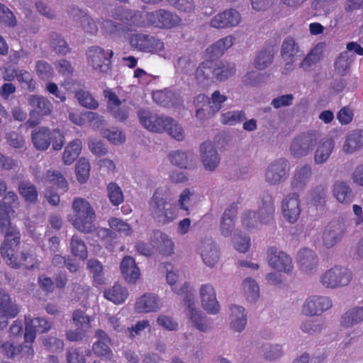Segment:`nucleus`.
<instances>
[{"instance_id": "obj_1", "label": "nucleus", "mask_w": 363, "mask_h": 363, "mask_svg": "<svg viewBox=\"0 0 363 363\" xmlns=\"http://www.w3.org/2000/svg\"><path fill=\"white\" fill-rule=\"evenodd\" d=\"M165 267L167 269L166 279L171 286L172 290L179 295L184 296L187 305L186 314L191 323L198 330L207 331L210 328V323L203 315L201 311L196 308V302L191 286L186 283L180 284V281L182 280V274L179 270L174 269L170 264H167Z\"/></svg>"}, {"instance_id": "obj_2", "label": "nucleus", "mask_w": 363, "mask_h": 363, "mask_svg": "<svg viewBox=\"0 0 363 363\" xmlns=\"http://www.w3.org/2000/svg\"><path fill=\"white\" fill-rule=\"evenodd\" d=\"M26 332L25 343L23 346L16 347L9 342L1 343L0 341V347L3 350L7 357H13L16 355L21 354L22 357L31 358L34 354L33 349L31 346L35 339L36 333H45L51 328V323L43 318L31 319L30 315H26Z\"/></svg>"}, {"instance_id": "obj_3", "label": "nucleus", "mask_w": 363, "mask_h": 363, "mask_svg": "<svg viewBox=\"0 0 363 363\" xmlns=\"http://www.w3.org/2000/svg\"><path fill=\"white\" fill-rule=\"evenodd\" d=\"M9 213V211L0 208V230L4 233L5 237L0 247V252L7 264L18 268L22 263L16 257L14 252L20 243L21 234L16 226L11 225Z\"/></svg>"}, {"instance_id": "obj_4", "label": "nucleus", "mask_w": 363, "mask_h": 363, "mask_svg": "<svg viewBox=\"0 0 363 363\" xmlns=\"http://www.w3.org/2000/svg\"><path fill=\"white\" fill-rule=\"evenodd\" d=\"M169 189L160 187L156 189L150 201V211L152 216L160 223H168L178 216L177 205L168 203Z\"/></svg>"}, {"instance_id": "obj_5", "label": "nucleus", "mask_w": 363, "mask_h": 363, "mask_svg": "<svg viewBox=\"0 0 363 363\" xmlns=\"http://www.w3.org/2000/svg\"><path fill=\"white\" fill-rule=\"evenodd\" d=\"M74 215L69 217V220L79 231L89 233L95 230V212L90 203L84 199L77 198L73 201Z\"/></svg>"}, {"instance_id": "obj_6", "label": "nucleus", "mask_w": 363, "mask_h": 363, "mask_svg": "<svg viewBox=\"0 0 363 363\" xmlns=\"http://www.w3.org/2000/svg\"><path fill=\"white\" fill-rule=\"evenodd\" d=\"M274 206L272 198L267 196L259 207L257 213L245 211L241 216L242 227L247 230L259 229L262 225L269 224L274 218Z\"/></svg>"}, {"instance_id": "obj_7", "label": "nucleus", "mask_w": 363, "mask_h": 363, "mask_svg": "<svg viewBox=\"0 0 363 363\" xmlns=\"http://www.w3.org/2000/svg\"><path fill=\"white\" fill-rule=\"evenodd\" d=\"M31 139L35 147L38 150H47L51 141L53 149L59 150L62 147L65 141L64 135L59 130H50L44 127L33 130Z\"/></svg>"}, {"instance_id": "obj_8", "label": "nucleus", "mask_w": 363, "mask_h": 363, "mask_svg": "<svg viewBox=\"0 0 363 363\" xmlns=\"http://www.w3.org/2000/svg\"><path fill=\"white\" fill-rule=\"evenodd\" d=\"M212 61H206L202 62L196 70V78L199 82L201 83L205 79L209 77L211 74L219 81H224L235 72V65L233 64L220 65L216 64L212 70Z\"/></svg>"}, {"instance_id": "obj_9", "label": "nucleus", "mask_w": 363, "mask_h": 363, "mask_svg": "<svg viewBox=\"0 0 363 363\" xmlns=\"http://www.w3.org/2000/svg\"><path fill=\"white\" fill-rule=\"evenodd\" d=\"M352 279L351 272L343 267L335 266L320 277V283L327 289H338L348 285Z\"/></svg>"}, {"instance_id": "obj_10", "label": "nucleus", "mask_w": 363, "mask_h": 363, "mask_svg": "<svg viewBox=\"0 0 363 363\" xmlns=\"http://www.w3.org/2000/svg\"><path fill=\"white\" fill-rule=\"evenodd\" d=\"M290 164L286 159H279L271 162L265 169V181L269 185H277L289 176Z\"/></svg>"}, {"instance_id": "obj_11", "label": "nucleus", "mask_w": 363, "mask_h": 363, "mask_svg": "<svg viewBox=\"0 0 363 363\" xmlns=\"http://www.w3.org/2000/svg\"><path fill=\"white\" fill-rule=\"evenodd\" d=\"M91 316L87 315L82 310H76L72 315V322L76 327L75 330H69L66 333L67 340L78 341L82 340L91 330Z\"/></svg>"}, {"instance_id": "obj_12", "label": "nucleus", "mask_w": 363, "mask_h": 363, "mask_svg": "<svg viewBox=\"0 0 363 363\" xmlns=\"http://www.w3.org/2000/svg\"><path fill=\"white\" fill-rule=\"evenodd\" d=\"M146 22L137 23V26L152 25L161 28H172L180 23V18L175 14L165 10H158L145 14Z\"/></svg>"}, {"instance_id": "obj_13", "label": "nucleus", "mask_w": 363, "mask_h": 363, "mask_svg": "<svg viewBox=\"0 0 363 363\" xmlns=\"http://www.w3.org/2000/svg\"><path fill=\"white\" fill-rule=\"evenodd\" d=\"M113 54L112 50H104L99 47H92L87 51L88 62L95 70L107 73L111 69L110 59Z\"/></svg>"}, {"instance_id": "obj_14", "label": "nucleus", "mask_w": 363, "mask_h": 363, "mask_svg": "<svg viewBox=\"0 0 363 363\" xmlns=\"http://www.w3.org/2000/svg\"><path fill=\"white\" fill-rule=\"evenodd\" d=\"M138 116L141 124L148 130L155 133L167 132L172 118L147 111H140L138 113Z\"/></svg>"}, {"instance_id": "obj_15", "label": "nucleus", "mask_w": 363, "mask_h": 363, "mask_svg": "<svg viewBox=\"0 0 363 363\" xmlns=\"http://www.w3.org/2000/svg\"><path fill=\"white\" fill-rule=\"evenodd\" d=\"M319 139L317 133H303L294 139L291 145V152L296 157L306 156L310 153Z\"/></svg>"}, {"instance_id": "obj_16", "label": "nucleus", "mask_w": 363, "mask_h": 363, "mask_svg": "<svg viewBox=\"0 0 363 363\" xmlns=\"http://www.w3.org/2000/svg\"><path fill=\"white\" fill-rule=\"evenodd\" d=\"M199 155L201 164L205 170L215 171L220 162L216 145L211 141L202 143L199 147Z\"/></svg>"}, {"instance_id": "obj_17", "label": "nucleus", "mask_w": 363, "mask_h": 363, "mask_svg": "<svg viewBox=\"0 0 363 363\" xmlns=\"http://www.w3.org/2000/svg\"><path fill=\"white\" fill-rule=\"evenodd\" d=\"M267 257L269 265L278 272L289 274L292 272V260L286 252L272 247L268 250Z\"/></svg>"}, {"instance_id": "obj_18", "label": "nucleus", "mask_w": 363, "mask_h": 363, "mask_svg": "<svg viewBox=\"0 0 363 363\" xmlns=\"http://www.w3.org/2000/svg\"><path fill=\"white\" fill-rule=\"evenodd\" d=\"M281 208L284 219L291 223H296L301 211L299 195L296 193L286 195L281 201Z\"/></svg>"}, {"instance_id": "obj_19", "label": "nucleus", "mask_w": 363, "mask_h": 363, "mask_svg": "<svg viewBox=\"0 0 363 363\" xmlns=\"http://www.w3.org/2000/svg\"><path fill=\"white\" fill-rule=\"evenodd\" d=\"M332 301L325 296L308 297L302 306V312L307 315H319L331 308Z\"/></svg>"}, {"instance_id": "obj_20", "label": "nucleus", "mask_w": 363, "mask_h": 363, "mask_svg": "<svg viewBox=\"0 0 363 363\" xmlns=\"http://www.w3.org/2000/svg\"><path fill=\"white\" fill-rule=\"evenodd\" d=\"M201 304L205 311L216 314L220 310L214 287L210 284H202L199 289Z\"/></svg>"}, {"instance_id": "obj_21", "label": "nucleus", "mask_w": 363, "mask_h": 363, "mask_svg": "<svg viewBox=\"0 0 363 363\" xmlns=\"http://www.w3.org/2000/svg\"><path fill=\"white\" fill-rule=\"evenodd\" d=\"M296 262L300 269L305 274H313L317 271L318 259L312 250H300L297 254Z\"/></svg>"}, {"instance_id": "obj_22", "label": "nucleus", "mask_w": 363, "mask_h": 363, "mask_svg": "<svg viewBox=\"0 0 363 363\" xmlns=\"http://www.w3.org/2000/svg\"><path fill=\"white\" fill-rule=\"evenodd\" d=\"M19 313L18 307L13 303L10 296L0 291V330L8 325V319L14 318Z\"/></svg>"}, {"instance_id": "obj_23", "label": "nucleus", "mask_w": 363, "mask_h": 363, "mask_svg": "<svg viewBox=\"0 0 363 363\" xmlns=\"http://www.w3.org/2000/svg\"><path fill=\"white\" fill-rule=\"evenodd\" d=\"M240 13L234 9L224 11L216 15L211 21V26L216 28H223L238 26L240 22Z\"/></svg>"}, {"instance_id": "obj_24", "label": "nucleus", "mask_w": 363, "mask_h": 363, "mask_svg": "<svg viewBox=\"0 0 363 363\" xmlns=\"http://www.w3.org/2000/svg\"><path fill=\"white\" fill-rule=\"evenodd\" d=\"M199 250L205 265L211 268L216 265L220 258V252L213 241L208 240L202 242Z\"/></svg>"}, {"instance_id": "obj_25", "label": "nucleus", "mask_w": 363, "mask_h": 363, "mask_svg": "<svg viewBox=\"0 0 363 363\" xmlns=\"http://www.w3.org/2000/svg\"><path fill=\"white\" fill-rule=\"evenodd\" d=\"M247 322L246 309L238 305L230 307V328L235 332L240 333L244 330Z\"/></svg>"}, {"instance_id": "obj_26", "label": "nucleus", "mask_w": 363, "mask_h": 363, "mask_svg": "<svg viewBox=\"0 0 363 363\" xmlns=\"http://www.w3.org/2000/svg\"><path fill=\"white\" fill-rule=\"evenodd\" d=\"M104 93L108 100V108L111 114L119 121L126 119L129 113L128 108L121 106V101L116 94L111 89H106Z\"/></svg>"}, {"instance_id": "obj_27", "label": "nucleus", "mask_w": 363, "mask_h": 363, "mask_svg": "<svg viewBox=\"0 0 363 363\" xmlns=\"http://www.w3.org/2000/svg\"><path fill=\"white\" fill-rule=\"evenodd\" d=\"M161 306V301L156 295L145 294L138 298L135 308L138 313H150L158 311Z\"/></svg>"}, {"instance_id": "obj_28", "label": "nucleus", "mask_w": 363, "mask_h": 363, "mask_svg": "<svg viewBox=\"0 0 363 363\" xmlns=\"http://www.w3.org/2000/svg\"><path fill=\"white\" fill-rule=\"evenodd\" d=\"M95 337L98 340L92 346L94 354L99 357L110 359L112 354L110 349L111 342L110 337L102 330H97L95 333Z\"/></svg>"}, {"instance_id": "obj_29", "label": "nucleus", "mask_w": 363, "mask_h": 363, "mask_svg": "<svg viewBox=\"0 0 363 363\" xmlns=\"http://www.w3.org/2000/svg\"><path fill=\"white\" fill-rule=\"evenodd\" d=\"M121 272L124 279L135 284L140 277V271L134 259L130 256L125 257L121 262Z\"/></svg>"}, {"instance_id": "obj_30", "label": "nucleus", "mask_w": 363, "mask_h": 363, "mask_svg": "<svg viewBox=\"0 0 363 363\" xmlns=\"http://www.w3.org/2000/svg\"><path fill=\"white\" fill-rule=\"evenodd\" d=\"M363 322V306L357 305L348 308L340 318L344 328H352Z\"/></svg>"}, {"instance_id": "obj_31", "label": "nucleus", "mask_w": 363, "mask_h": 363, "mask_svg": "<svg viewBox=\"0 0 363 363\" xmlns=\"http://www.w3.org/2000/svg\"><path fill=\"white\" fill-rule=\"evenodd\" d=\"M241 291L248 303H254L259 298V286L257 281L251 278H246L243 280Z\"/></svg>"}, {"instance_id": "obj_32", "label": "nucleus", "mask_w": 363, "mask_h": 363, "mask_svg": "<svg viewBox=\"0 0 363 363\" xmlns=\"http://www.w3.org/2000/svg\"><path fill=\"white\" fill-rule=\"evenodd\" d=\"M128 294L127 288L121 284H114L112 287L104 291V296L115 304L124 303Z\"/></svg>"}, {"instance_id": "obj_33", "label": "nucleus", "mask_w": 363, "mask_h": 363, "mask_svg": "<svg viewBox=\"0 0 363 363\" xmlns=\"http://www.w3.org/2000/svg\"><path fill=\"white\" fill-rule=\"evenodd\" d=\"M318 147L315 153V162L316 164H323L329 158L333 149V141L331 139H323L318 140Z\"/></svg>"}, {"instance_id": "obj_34", "label": "nucleus", "mask_w": 363, "mask_h": 363, "mask_svg": "<svg viewBox=\"0 0 363 363\" xmlns=\"http://www.w3.org/2000/svg\"><path fill=\"white\" fill-rule=\"evenodd\" d=\"M236 213L237 211L235 208H230L224 211L220 225V232L223 236L229 237L231 235L235 227Z\"/></svg>"}, {"instance_id": "obj_35", "label": "nucleus", "mask_w": 363, "mask_h": 363, "mask_svg": "<svg viewBox=\"0 0 363 363\" xmlns=\"http://www.w3.org/2000/svg\"><path fill=\"white\" fill-rule=\"evenodd\" d=\"M333 194L336 200L342 203H348L352 201V191L345 182H337L333 189Z\"/></svg>"}, {"instance_id": "obj_36", "label": "nucleus", "mask_w": 363, "mask_h": 363, "mask_svg": "<svg viewBox=\"0 0 363 363\" xmlns=\"http://www.w3.org/2000/svg\"><path fill=\"white\" fill-rule=\"evenodd\" d=\"M323 45H315L300 64V67L305 71L313 69V67L320 62L323 55Z\"/></svg>"}, {"instance_id": "obj_37", "label": "nucleus", "mask_w": 363, "mask_h": 363, "mask_svg": "<svg viewBox=\"0 0 363 363\" xmlns=\"http://www.w3.org/2000/svg\"><path fill=\"white\" fill-rule=\"evenodd\" d=\"M153 239L156 241V247L160 248L162 253L169 255L174 252V242L167 235L157 230L153 232Z\"/></svg>"}, {"instance_id": "obj_38", "label": "nucleus", "mask_w": 363, "mask_h": 363, "mask_svg": "<svg viewBox=\"0 0 363 363\" xmlns=\"http://www.w3.org/2000/svg\"><path fill=\"white\" fill-rule=\"evenodd\" d=\"M82 146L80 140H74L66 146L62 155L65 164L69 165L74 162L80 154Z\"/></svg>"}, {"instance_id": "obj_39", "label": "nucleus", "mask_w": 363, "mask_h": 363, "mask_svg": "<svg viewBox=\"0 0 363 363\" xmlns=\"http://www.w3.org/2000/svg\"><path fill=\"white\" fill-rule=\"evenodd\" d=\"M311 177V169L308 165L296 168L293 177L291 184L294 187L301 189L304 187Z\"/></svg>"}, {"instance_id": "obj_40", "label": "nucleus", "mask_w": 363, "mask_h": 363, "mask_svg": "<svg viewBox=\"0 0 363 363\" xmlns=\"http://www.w3.org/2000/svg\"><path fill=\"white\" fill-rule=\"evenodd\" d=\"M299 48L294 39L291 37L286 38L282 45L281 54L284 60H296Z\"/></svg>"}, {"instance_id": "obj_41", "label": "nucleus", "mask_w": 363, "mask_h": 363, "mask_svg": "<svg viewBox=\"0 0 363 363\" xmlns=\"http://www.w3.org/2000/svg\"><path fill=\"white\" fill-rule=\"evenodd\" d=\"M69 119L72 122L78 125H83L86 123H93V125L95 126L96 123L101 121L100 117L96 113L90 111H85L80 114L70 113Z\"/></svg>"}, {"instance_id": "obj_42", "label": "nucleus", "mask_w": 363, "mask_h": 363, "mask_svg": "<svg viewBox=\"0 0 363 363\" xmlns=\"http://www.w3.org/2000/svg\"><path fill=\"white\" fill-rule=\"evenodd\" d=\"M28 102L30 106L42 115H48L52 111V104L43 96H32L30 97Z\"/></svg>"}, {"instance_id": "obj_43", "label": "nucleus", "mask_w": 363, "mask_h": 363, "mask_svg": "<svg viewBox=\"0 0 363 363\" xmlns=\"http://www.w3.org/2000/svg\"><path fill=\"white\" fill-rule=\"evenodd\" d=\"M45 181L49 184L55 186L58 190L65 192L67 190L68 184L64 176L57 171L48 170L46 173Z\"/></svg>"}, {"instance_id": "obj_44", "label": "nucleus", "mask_w": 363, "mask_h": 363, "mask_svg": "<svg viewBox=\"0 0 363 363\" xmlns=\"http://www.w3.org/2000/svg\"><path fill=\"white\" fill-rule=\"evenodd\" d=\"M343 236V231L339 228H328L323 234V245L330 248L340 242Z\"/></svg>"}, {"instance_id": "obj_45", "label": "nucleus", "mask_w": 363, "mask_h": 363, "mask_svg": "<svg viewBox=\"0 0 363 363\" xmlns=\"http://www.w3.org/2000/svg\"><path fill=\"white\" fill-rule=\"evenodd\" d=\"M72 254L80 259H85L87 257L86 247L83 240L77 235H73L70 242Z\"/></svg>"}, {"instance_id": "obj_46", "label": "nucleus", "mask_w": 363, "mask_h": 363, "mask_svg": "<svg viewBox=\"0 0 363 363\" xmlns=\"http://www.w3.org/2000/svg\"><path fill=\"white\" fill-rule=\"evenodd\" d=\"M75 174L77 181L81 183H85L90 174V164L85 158H80L75 164Z\"/></svg>"}, {"instance_id": "obj_47", "label": "nucleus", "mask_w": 363, "mask_h": 363, "mask_svg": "<svg viewBox=\"0 0 363 363\" xmlns=\"http://www.w3.org/2000/svg\"><path fill=\"white\" fill-rule=\"evenodd\" d=\"M88 269L93 274L94 283L97 285H104L106 284V279L103 274V266L95 259H90L87 264Z\"/></svg>"}, {"instance_id": "obj_48", "label": "nucleus", "mask_w": 363, "mask_h": 363, "mask_svg": "<svg viewBox=\"0 0 363 363\" xmlns=\"http://www.w3.org/2000/svg\"><path fill=\"white\" fill-rule=\"evenodd\" d=\"M110 228L122 235H130L133 230L130 225L120 218H111L108 220Z\"/></svg>"}, {"instance_id": "obj_49", "label": "nucleus", "mask_w": 363, "mask_h": 363, "mask_svg": "<svg viewBox=\"0 0 363 363\" xmlns=\"http://www.w3.org/2000/svg\"><path fill=\"white\" fill-rule=\"evenodd\" d=\"M150 37L143 33H134L129 38L130 46L140 51H146Z\"/></svg>"}, {"instance_id": "obj_50", "label": "nucleus", "mask_w": 363, "mask_h": 363, "mask_svg": "<svg viewBox=\"0 0 363 363\" xmlns=\"http://www.w3.org/2000/svg\"><path fill=\"white\" fill-rule=\"evenodd\" d=\"M233 42L234 38L232 35L226 36L218 40L211 47V52L216 56L222 55L226 50L233 45Z\"/></svg>"}, {"instance_id": "obj_51", "label": "nucleus", "mask_w": 363, "mask_h": 363, "mask_svg": "<svg viewBox=\"0 0 363 363\" xmlns=\"http://www.w3.org/2000/svg\"><path fill=\"white\" fill-rule=\"evenodd\" d=\"M245 118V113L242 111H228L220 116V122L225 125H234L240 123Z\"/></svg>"}, {"instance_id": "obj_52", "label": "nucleus", "mask_w": 363, "mask_h": 363, "mask_svg": "<svg viewBox=\"0 0 363 363\" xmlns=\"http://www.w3.org/2000/svg\"><path fill=\"white\" fill-rule=\"evenodd\" d=\"M362 143L363 137L359 133H353L347 137L343 150L347 153H351L355 151Z\"/></svg>"}, {"instance_id": "obj_53", "label": "nucleus", "mask_w": 363, "mask_h": 363, "mask_svg": "<svg viewBox=\"0 0 363 363\" xmlns=\"http://www.w3.org/2000/svg\"><path fill=\"white\" fill-rule=\"evenodd\" d=\"M234 248L240 253H245L251 245V240L248 235L235 234L233 238Z\"/></svg>"}, {"instance_id": "obj_54", "label": "nucleus", "mask_w": 363, "mask_h": 363, "mask_svg": "<svg viewBox=\"0 0 363 363\" xmlns=\"http://www.w3.org/2000/svg\"><path fill=\"white\" fill-rule=\"evenodd\" d=\"M192 157L193 155L191 152L183 151H176L170 155L172 163L182 168H186Z\"/></svg>"}, {"instance_id": "obj_55", "label": "nucleus", "mask_w": 363, "mask_h": 363, "mask_svg": "<svg viewBox=\"0 0 363 363\" xmlns=\"http://www.w3.org/2000/svg\"><path fill=\"white\" fill-rule=\"evenodd\" d=\"M19 192L26 201L33 203L36 201L38 194L35 186L29 182L21 183Z\"/></svg>"}, {"instance_id": "obj_56", "label": "nucleus", "mask_w": 363, "mask_h": 363, "mask_svg": "<svg viewBox=\"0 0 363 363\" xmlns=\"http://www.w3.org/2000/svg\"><path fill=\"white\" fill-rule=\"evenodd\" d=\"M107 190L108 198L113 205L118 206L123 202V191L117 184L113 182L110 183L108 186Z\"/></svg>"}, {"instance_id": "obj_57", "label": "nucleus", "mask_w": 363, "mask_h": 363, "mask_svg": "<svg viewBox=\"0 0 363 363\" xmlns=\"http://www.w3.org/2000/svg\"><path fill=\"white\" fill-rule=\"evenodd\" d=\"M103 135L110 143L114 145H120L125 142V137L124 133L115 128L106 130L103 132Z\"/></svg>"}, {"instance_id": "obj_58", "label": "nucleus", "mask_w": 363, "mask_h": 363, "mask_svg": "<svg viewBox=\"0 0 363 363\" xmlns=\"http://www.w3.org/2000/svg\"><path fill=\"white\" fill-rule=\"evenodd\" d=\"M76 97L79 104L88 108H96L98 107V102L87 91L80 90L77 92Z\"/></svg>"}, {"instance_id": "obj_59", "label": "nucleus", "mask_w": 363, "mask_h": 363, "mask_svg": "<svg viewBox=\"0 0 363 363\" xmlns=\"http://www.w3.org/2000/svg\"><path fill=\"white\" fill-rule=\"evenodd\" d=\"M166 133L178 141H182L185 138V132L183 128L172 118H171V123H169Z\"/></svg>"}, {"instance_id": "obj_60", "label": "nucleus", "mask_w": 363, "mask_h": 363, "mask_svg": "<svg viewBox=\"0 0 363 363\" xmlns=\"http://www.w3.org/2000/svg\"><path fill=\"white\" fill-rule=\"evenodd\" d=\"M79 16L77 21H79L83 29L91 33H95L98 30V26L96 23L86 13L81 11H77Z\"/></svg>"}, {"instance_id": "obj_61", "label": "nucleus", "mask_w": 363, "mask_h": 363, "mask_svg": "<svg viewBox=\"0 0 363 363\" xmlns=\"http://www.w3.org/2000/svg\"><path fill=\"white\" fill-rule=\"evenodd\" d=\"M273 59V54L270 51H261L255 60V67L259 69H264L268 67Z\"/></svg>"}, {"instance_id": "obj_62", "label": "nucleus", "mask_w": 363, "mask_h": 363, "mask_svg": "<svg viewBox=\"0 0 363 363\" xmlns=\"http://www.w3.org/2000/svg\"><path fill=\"white\" fill-rule=\"evenodd\" d=\"M262 352L264 358L269 360L277 359L282 355L281 347L279 345H264Z\"/></svg>"}, {"instance_id": "obj_63", "label": "nucleus", "mask_w": 363, "mask_h": 363, "mask_svg": "<svg viewBox=\"0 0 363 363\" xmlns=\"http://www.w3.org/2000/svg\"><path fill=\"white\" fill-rule=\"evenodd\" d=\"M101 29L107 34H122L125 30V28L121 23L113 22L112 21H106L101 24Z\"/></svg>"}, {"instance_id": "obj_64", "label": "nucleus", "mask_w": 363, "mask_h": 363, "mask_svg": "<svg viewBox=\"0 0 363 363\" xmlns=\"http://www.w3.org/2000/svg\"><path fill=\"white\" fill-rule=\"evenodd\" d=\"M36 72L42 79H48L53 74V70L50 65L43 60H39L36 63Z\"/></svg>"}]
</instances>
